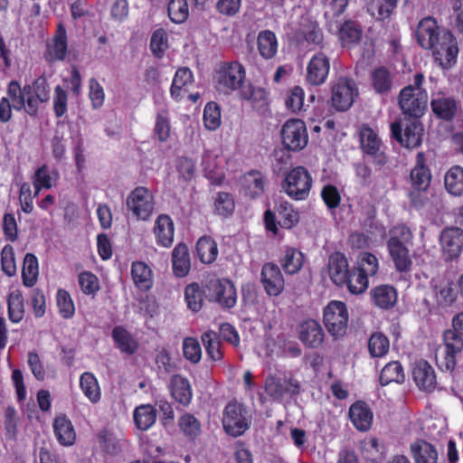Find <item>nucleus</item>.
<instances>
[{
    "mask_svg": "<svg viewBox=\"0 0 463 463\" xmlns=\"http://www.w3.org/2000/svg\"><path fill=\"white\" fill-rule=\"evenodd\" d=\"M432 175L427 165V158L424 152L420 151L415 157V165L410 173L411 187L417 191H426L431 183Z\"/></svg>",
    "mask_w": 463,
    "mask_h": 463,
    "instance_id": "18",
    "label": "nucleus"
},
{
    "mask_svg": "<svg viewBox=\"0 0 463 463\" xmlns=\"http://www.w3.org/2000/svg\"><path fill=\"white\" fill-rule=\"evenodd\" d=\"M111 336L115 346L122 354L132 355L138 350V342L135 339L132 334L122 326H116L112 329Z\"/></svg>",
    "mask_w": 463,
    "mask_h": 463,
    "instance_id": "30",
    "label": "nucleus"
},
{
    "mask_svg": "<svg viewBox=\"0 0 463 463\" xmlns=\"http://www.w3.org/2000/svg\"><path fill=\"white\" fill-rule=\"evenodd\" d=\"M210 289L213 291L215 301L223 308H232L237 303V291L229 279H217L210 281Z\"/></svg>",
    "mask_w": 463,
    "mask_h": 463,
    "instance_id": "17",
    "label": "nucleus"
},
{
    "mask_svg": "<svg viewBox=\"0 0 463 463\" xmlns=\"http://www.w3.org/2000/svg\"><path fill=\"white\" fill-rule=\"evenodd\" d=\"M423 126L420 118H410L404 128L400 121L391 124L392 137L407 148L419 146L422 142Z\"/></svg>",
    "mask_w": 463,
    "mask_h": 463,
    "instance_id": "11",
    "label": "nucleus"
},
{
    "mask_svg": "<svg viewBox=\"0 0 463 463\" xmlns=\"http://www.w3.org/2000/svg\"><path fill=\"white\" fill-rule=\"evenodd\" d=\"M437 304L442 307H451L458 298V293L452 281L440 283L434 287Z\"/></svg>",
    "mask_w": 463,
    "mask_h": 463,
    "instance_id": "52",
    "label": "nucleus"
},
{
    "mask_svg": "<svg viewBox=\"0 0 463 463\" xmlns=\"http://www.w3.org/2000/svg\"><path fill=\"white\" fill-rule=\"evenodd\" d=\"M305 262V256L299 250L294 247H288L279 263L285 273L295 275L302 269Z\"/></svg>",
    "mask_w": 463,
    "mask_h": 463,
    "instance_id": "38",
    "label": "nucleus"
},
{
    "mask_svg": "<svg viewBox=\"0 0 463 463\" xmlns=\"http://www.w3.org/2000/svg\"><path fill=\"white\" fill-rule=\"evenodd\" d=\"M68 51V37L65 26L59 23L52 40V44L49 46V61H64Z\"/></svg>",
    "mask_w": 463,
    "mask_h": 463,
    "instance_id": "31",
    "label": "nucleus"
},
{
    "mask_svg": "<svg viewBox=\"0 0 463 463\" xmlns=\"http://www.w3.org/2000/svg\"><path fill=\"white\" fill-rule=\"evenodd\" d=\"M282 144L286 149L299 151L308 141L305 122L301 119H289L285 122L281 129Z\"/></svg>",
    "mask_w": 463,
    "mask_h": 463,
    "instance_id": "12",
    "label": "nucleus"
},
{
    "mask_svg": "<svg viewBox=\"0 0 463 463\" xmlns=\"http://www.w3.org/2000/svg\"><path fill=\"white\" fill-rule=\"evenodd\" d=\"M131 276L135 286L139 289L146 291L153 287V272L145 262H132Z\"/></svg>",
    "mask_w": 463,
    "mask_h": 463,
    "instance_id": "39",
    "label": "nucleus"
},
{
    "mask_svg": "<svg viewBox=\"0 0 463 463\" xmlns=\"http://www.w3.org/2000/svg\"><path fill=\"white\" fill-rule=\"evenodd\" d=\"M361 454L365 460L378 463L385 455V447L377 438L372 437L363 441Z\"/></svg>",
    "mask_w": 463,
    "mask_h": 463,
    "instance_id": "49",
    "label": "nucleus"
},
{
    "mask_svg": "<svg viewBox=\"0 0 463 463\" xmlns=\"http://www.w3.org/2000/svg\"><path fill=\"white\" fill-rule=\"evenodd\" d=\"M257 48L263 59L269 60L274 58L279 48L275 33L270 30L260 31L257 36Z\"/></svg>",
    "mask_w": 463,
    "mask_h": 463,
    "instance_id": "34",
    "label": "nucleus"
},
{
    "mask_svg": "<svg viewBox=\"0 0 463 463\" xmlns=\"http://www.w3.org/2000/svg\"><path fill=\"white\" fill-rule=\"evenodd\" d=\"M398 0H370L368 3V13L376 21H389L394 14Z\"/></svg>",
    "mask_w": 463,
    "mask_h": 463,
    "instance_id": "37",
    "label": "nucleus"
},
{
    "mask_svg": "<svg viewBox=\"0 0 463 463\" xmlns=\"http://www.w3.org/2000/svg\"><path fill=\"white\" fill-rule=\"evenodd\" d=\"M430 107L435 116L449 121L456 116L458 104L454 98L439 94L430 101Z\"/></svg>",
    "mask_w": 463,
    "mask_h": 463,
    "instance_id": "32",
    "label": "nucleus"
},
{
    "mask_svg": "<svg viewBox=\"0 0 463 463\" xmlns=\"http://www.w3.org/2000/svg\"><path fill=\"white\" fill-rule=\"evenodd\" d=\"M171 396L183 406H188L193 398V391L189 380L181 375L174 374L169 381Z\"/></svg>",
    "mask_w": 463,
    "mask_h": 463,
    "instance_id": "25",
    "label": "nucleus"
},
{
    "mask_svg": "<svg viewBox=\"0 0 463 463\" xmlns=\"http://www.w3.org/2000/svg\"><path fill=\"white\" fill-rule=\"evenodd\" d=\"M358 88L353 79L339 77L331 84V104L337 111H346L358 97Z\"/></svg>",
    "mask_w": 463,
    "mask_h": 463,
    "instance_id": "8",
    "label": "nucleus"
},
{
    "mask_svg": "<svg viewBox=\"0 0 463 463\" xmlns=\"http://www.w3.org/2000/svg\"><path fill=\"white\" fill-rule=\"evenodd\" d=\"M80 388L83 394L92 403H97L101 398V390L94 373L85 372L80 376Z\"/></svg>",
    "mask_w": 463,
    "mask_h": 463,
    "instance_id": "44",
    "label": "nucleus"
},
{
    "mask_svg": "<svg viewBox=\"0 0 463 463\" xmlns=\"http://www.w3.org/2000/svg\"><path fill=\"white\" fill-rule=\"evenodd\" d=\"M425 77L417 72L413 84L403 87L398 95V104L403 115L409 118H420L427 109L428 94L423 88Z\"/></svg>",
    "mask_w": 463,
    "mask_h": 463,
    "instance_id": "3",
    "label": "nucleus"
},
{
    "mask_svg": "<svg viewBox=\"0 0 463 463\" xmlns=\"http://www.w3.org/2000/svg\"><path fill=\"white\" fill-rule=\"evenodd\" d=\"M172 269L175 277H185L191 269L189 249L184 242H179L172 251Z\"/></svg>",
    "mask_w": 463,
    "mask_h": 463,
    "instance_id": "29",
    "label": "nucleus"
},
{
    "mask_svg": "<svg viewBox=\"0 0 463 463\" xmlns=\"http://www.w3.org/2000/svg\"><path fill=\"white\" fill-rule=\"evenodd\" d=\"M371 85L373 91L379 95H387L392 89V78L390 71L380 66L375 68L370 76Z\"/></svg>",
    "mask_w": 463,
    "mask_h": 463,
    "instance_id": "36",
    "label": "nucleus"
},
{
    "mask_svg": "<svg viewBox=\"0 0 463 463\" xmlns=\"http://www.w3.org/2000/svg\"><path fill=\"white\" fill-rule=\"evenodd\" d=\"M56 303L60 316L64 319L71 318L75 314V304L71 294L64 288L56 292Z\"/></svg>",
    "mask_w": 463,
    "mask_h": 463,
    "instance_id": "58",
    "label": "nucleus"
},
{
    "mask_svg": "<svg viewBox=\"0 0 463 463\" xmlns=\"http://www.w3.org/2000/svg\"><path fill=\"white\" fill-rule=\"evenodd\" d=\"M349 314L347 306L339 300H331L323 310V322L334 339L343 337L347 331Z\"/></svg>",
    "mask_w": 463,
    "mask_h": 463,
    "instance_id": "7",
    "label": "nucleus"
},
{
    "mask_svg": "<svg viewBox=\"0 0 463 463\" xmlns=\"http://www.w3.org/2000/svg\"><path fill=\"white\" fill-rule=\"evenodd\" d=\"M359 270L363 271L368 278L374 276L379 269V261L377 257L371 252H363L359 256L356 266Z\"/></svg>",
    "mask_w": 463,
    "mask_h": 463,
    "instance_id": "62",
    "label": "nucleus"
},
{
    "mask_svg": "<svg viewBox=\"0 0 463 463\" xmlns=\"http://www.w3.org/2000/svg\"><path fill=\"white\" fill-rule=\"evenodd\" d=\"M349 419L359 431H367L373 424V414L369 405L364 401L354 402L348 411Z\"/></svg>",
    "mask_w": 463,
    "mask_h": 463,
    "instance_id": "23",
    "label": "nucleus"
},
{
    "mask_svg": "<svg viewBox=\"0 0 463 463\" xmlns=\"http://www.w3.org/2000/svg\"><path fill=\"white\" fill-rule=\"evenodd\" d=\"M53 430L61 445L71 446L75 442L76 433L73 425L65 415L57 416L54 419Z\"/></svg>",
    "mask_w": 463,
    "mask_h": 463,
    "instance_id": "33",
    "label": "nucleus"
},
{
    "mask_svg": "<svg viewBox=\"0 0 463 463\" xmlns=\"http://www.w3.org/2000/svg\"><path fill=\"white\" fill-rule=\"evenodd\" d=\"M439 241L445 260H456L463 250V230L458 227H447L441 232Z\"/></svg>",
    "mask_w": 463,
    "mask_h": 463,
    "instance_id": "14",
    "label": "nucleus"
},
{
    "mask_svg": "<svg viewBox=\"0 0 463 463\" xmlns=\"http://www.w3.org/2000/svg\"><path fill=\"white\" fill-rule=\"evenodd\" d=\"M415 36L422 49L432 52L435 61L442 69L449 70L457 62V39L449 30L441 28L434 17L422 18L417 25Z\"/></svg>",
    "mask_w": 463,
    "mask_h": 463,
    "instance_id": "1",
    "label": "nucleus"
},
{
    "mask_svg": "<svg viewBox=\"0 0 463 463\" xmlns=\"http://www.w3.org/2000/svg\"><path fill=\"white\" fill-rule=\"evenodd\" d=\"M201 340L209 359L214 362H220L223 359L222 345L216 332L213 330L204 332L201 335Z\"/></svg>",
    "mask_w": 463,
    "mask_h": 463,
    "instance_id": "43",
    "label": "nucleus"
},
{
    "mask_svg": "<svg viewBox=\"0 0 463 463\" xmlns=\"http://www.w3.org/2000/svg\"><path fill=\"white\" fill-rule=\"evenodd\" d=\"M360 142L364 153L377 157L381 146V141L376 133L368 125H363L361 127Z\"/></svg>",
    "mask_w": 463,
    "mask_h": 463,
    "instance_id": "48",
    "label": "nucleus"
},
{
    "mask_svg": "<svg viewBox=\"0 0 463 463\" xmlns=\"http://www.w3.org/2000/svg\"><path fill=\"white\" fill-rule=\"evenodd\" d=\"M305 91L300 86H294L288 91L285 105L293 113H298L304 109Z\"/></svg>",
    "mask_w": 463,
    "mask_h": 463,
    "instance_id": "60",
    "label": "nucleus"
},
{
    "mask_svg": "<svg viewBox=\"0 0 463 463\" xmlns=\"http://www.w3.org/2000/svg\"><path fill=\"white\" fill-rule=\"evenodd\" d=\"M241 182L244 194L253 200L264 194L267 185L266 176L256 169L246 172L241 176Z\"/></svg>",
    "mask_w": 463,
    "mask_h": 463,
    "instance_id": "22",
    "label": "nucleus"
},
{
    "mask_svg": "<svg viewBox=\"0 0 463 463\" xmlns=\"http://www.w3.org/2000/svg\"><path fill=\"white\" fill-rule=\"evenodd\" d=\"M299 341L307 348L317 349L325 340V332L321 325L315 319H307L298 327Z\"/></svg>",
    "mask_w": 463,
    "mask_h": 463,
    "instance_id": "16",
    "label": "nucleus"
},
{
    "mask_svg": "<svg viewBox=\"0 0 463 463\" xmlns=\"http://www.w3.org/2000/svg\"><path fill=\"white\" fill-rule=\"evenodd\" d=\"M184 299L189 309L198 312L203 306L204 291L198 283H190L184 288Z\"/></svg>",
    "mask_w": 463,
    "mask_h": 463,
    "instance_id": "54",
    "label": "nucleus"
},
{
    "mask_svg": "<svg viewBox=\"0 0 463 463\" xmlns=\"http://www.w3.org/2000/svg\"><path fill=\"white\" fill-rule=\"evenodd\" d=\"M260 282L269 297H278L284 290V277L279 266L273 262H267L262 266Z\"/></svg>",
    "mask_w": 463,
    "mask_h": 463,
    "instance_id": "15",
    "label": "nucleus"
},
{
    "mask_svg": "<svg viewBox=\"0 0 463 463\" xmlns=\"http://www.w3.org/2000/svg\"><path fill=\"white\" fill-rule=\"evenodd\" d=\"M313 185V178L309 171L301 165L288 171L282 181L281 186L285 194L295 201L308 198Z\"/></svg>",
    "mask_w": 463,
    "mask_h": 463,
    "instance_id": "6",
    "label": "nucleus"
},
{
    "mask_svg": "<svg viewBox=\"0 0 463 463\" xmlns=\"http://www.w3.org/2000/svg\"><path fill=\"white\" fill-rule=\"evenodd\" d=\"M195 251L199 260L203 264L213 263L219 254L217 242L207 235L199 238L195 245Z\"/></svg>",
    "mask_w": 463,
    "mask_h": 463,
    "instance_id": "35",
    "label": "nucleus"
},
{
    "mask_svg": "<svg viewBox=\"0 0 463 463\" xmlns=\"http://www.w3.org/2000/svg\"><path fill=\"white\" fill-rule=\"evenodd\" d=\"M350 293L358 295L364 293L369 286V278L357 268L354 267L347 274L346 283Z\"/></svg>",
    "mask_w": 463,
    "mask_h": 463,
    "instance_id": "51",
    "label": "nucleus"
},
{
    "mask_svg": "<svg viewBox=\"0 0 463 463\" xmlns=\"http://www.w3.org/2000/svg\"><path fill=\"white\" fill-rule=\"evenodd\" d=\"M413 233L404 223L397 224L389 231L386 241L389 256L395 269L401 274H410L412 269V259L410 248L413 245Z\"/></svg>",
    "mask_w": 463,
    "mask_h": 463,
    "instance_id": "2",
    "label": "nucleus"
},
{
    "mask_svg": "<svg viewBox=\"0 0 463 463\" xmlns=\"http://www.w3.org/2000/svg\"><path fill=\"white\" fill-rule=\"evenodd\" d=\"M214 207L219 215L224 217L231 215L235 208L232 195L226 192H219L214 201Z\"/></svg>",
    "mask_w": 463,
    "mask_h": 463,
    "instance_id": "64",
    "label": "nucleus"
},
{
    "mask_svg": "<svg viewBox=\"0 0 463 463\" xmlns=\"http://www.w3.org/2000/svg\"><path fill=\"white\" fill-rule=\"evenodd\" d=\"M390 349L389 338L382 332L371 335L368 340V351L372 357H383Z\"/></svg>",
    "mask_w": 463,
    "mask_h": 463,
    "instance_id": "55",
    "label": "nucleus"
},
{
    "mask_svg": "<svg viewBox=\"0 0 463 463\" xmlns=\"http://www.w3.org/2000/svg\"><path fill=\"white\" fill-rule=\"evenodd\" d=\"M39 275L38 259L33 253H26L22 269L24 286L32 288L35 285Z\"/></svg>",
    "mask_w": 463,
    "mask_h": 463,
    "instance_id": "47",
    "label": "nucleus"
},
{
    "mask_svg": "<svg viewBox=\"0 0 463 463\" xmlns=\"http://www.w3.org/2000/svg\"><path fill=\"white\" fill-rule=\"evenodd\" d=\"M157 411L151 404H141L133 412L136 426L140 430H149L156 420Z\"/></svg>",
    "mask_w": 463,
    "mask_h": 463,
    "instance_id": "40",
    "label": "nucleus"
},
{
    "mask_svg": "<svg viewBox=\"0 0 463 463\" xmlns=\"http://www.w3.org/2000/svg\"><path fill=\"white\" fill-rule=\"evenodd\" d=\"M168 47L167 33L162 28L156 30L151 35L149 43L153 55L159 59L163 58Z\"/></svg>",
    "mask_w": 463,
    "mask_h": 463,
    "instance_id": "59",
    "label": "nucleus"
},
{
    "mask_svg": "<svg viewBox=\"0 0 463 463\" xmlns=\"http://www.w3.org/2000/svg\"><path fill=\"white\" fill-rule=\"evenodd\" d=\"M8 317L12 323H20L24 317V299L18 289L12 291L7 298Z\"/></svg>",
    "mask_w": 463,
    "mask_h": 463,
    "instance_id": "46",
    "label": "nucleus"
},
{
    "mask_svg": "<svg viewBox=\"0 0 463 463\" xmlns=\"http://www.w3.org/2000/svg\"><path fill=\"white\" fill-rule=\"evenodd\" d=\"M412 379L420 390L431 392L437 385L436 374L432 366L425 360L415 363Z\"/></svg>",
    "mask_w": 463,
    "mask_h": 463,
    "instance_id": "21",
    "label": "nucleus"
},
{
    "mask_svg": "<svg viewBox=\"0 0 463 463\" xmlns=\"http://www.w3.org/2000/svg\"><path fill=\"white\" fill-rule=\"evenodd\" d=\"M444 185L449 194L461 196L463 194V167L458 165L451 166L445 174Z\"/></svg>",
    "mask_w": 463,
    "mask_h": 463,
    "instance_id": "42",
    "label": "nucleus"
},
{
    "mask_svg": "<svg viewBox=\"0 0 463 463\" xmlns=\"http://www.w3.org/2000/svg\"><path fill=\"white\" fill-rule=\"evenodd\" d=\"M178 424L184 435L191 439H194L201 432L200 421L191 413L184 414Z\"/></svg>",
    "mask_w": 463,
    "mask_h": 463,
    "instance_id": "63",
    "label": "nucleus"
},
{
    "mask_svg": "<svg viewBox=\"0 0 463 463\" xmlns=\"http://www.w3.org/2000/svg\"><path fill=\"white\" fill-rule=\"evenodd\" d=\"M221 158L213 151L207 150L203 155L202 166L205 176L213 184L220 185L222 184L225 175L221 166Z\"/></svg>",
    "mask_w": 463,
    "mask_h": 463,
    "instance_id": "26",
    "label": "nucleus"
},
{
    "mask_svg": "<svg viewBox=\"0 0 463 463\" xmlns=\"http://www.w3.org/2000/svg\"><path fill=\"white\" fill-rule=\"evenodd\" d=\"M414 463H437L439 452L436 447L423 439H417L410 445Z\"/></svg>",
    "mask_w": 463,
    "mask_h": 463,
    "instance_id": "27",
    "label": "nucleus"
},
{
    "mask_svg": "<svg viewBox=\"0 0 463 463\" xmlns=\"http://www.w3.org/2000/svg\"><path fill=\"white\" fill-rule=\"evenodd\" d=\"M247 410L237 401L228 402L223 411L222 425L225 431L233 437L242 435L250 427Z\"/></svg>",
    "mask_w": 463,
    "mask_h": 463,
    "instance_id": "10",
    "label": "nucleus"
},
{
    "mask_svg": "<svg viewBox=\"0 0 463 463\" xmlns=\"http://www.w3.org/2000/svg\"><path fill=\"white\" fill-rule=\"evenodd\" d=\"M329 71V58L322 52H317L307 65L306 83L313 87L323 85L328 78Z\"/></svg>",
    "mask_w": 463,
    "mask_h": 463,
    "instance_id": "13",
    "label": "nucleus"
},
{
    "mask_svg": "<svg viewBox=\"0 0 463 463\" xmlns=\"http://www.w3.org/2000/svg\"><path fill=\"white\" fill-rule=\"evenodd\" d=\"M404 379L405 374L402 364L399 361H392L382 369L379 381L382 386H386L391 383H402Z\"/></svg>",
    "mask_w": 463,
    "mask_h": 463,
    "instance_id": "50",
    "label": "nucleus"
},
{
    "mask_svg": "<svg viewBox=\"0 0 463 463\" xmlns=\"http://www.w3.org/2000/svg\"><path fill=\"white\" fill-rule=\"evenodd\" d=\"M175 231L173 219L168 214H159L153 227L156 243L163 248H170L174 243Z\"/></svg>",
    "mask_w": 463,
    "mask_h": 463,
    "instance_id": "20",
    "label": "nucleus"
},
{
    "mask_svg": "<svg viewBox=\"0 0 463 463\" xmlns=\"http://www.w3.org/2000/svg\"><path fill=\"white\" fill-rule=\"evenodd\" d=\"M194 81V75L192 71L187 67L179 68L175 74L170 93L172 98L178 99L181 96V91L187 86L191 85Z\"/></svg>",
    "mask_w": 463,
    "mask_h": 463,
    "instance_id": "53",
    "label": "nucleus"
},
{
    "mask_svg": "<svg viewBox=\"0 0 463 463\" xmlns=\"http://www.w3.org/2000/svg\"><path fill=\"white\" fill-rule=\"evenodd\" d=\"M240 98L250 101L254 108H263L268 105L269 94L264 88L255 87L252 84L243 86L240 90Z\"/></svg>",
    "mask_w": 463,
    "mask_h": 463,
    "instance_id": "45",
    "label": "nucleus"
},
{
    "mask_svg": "<svg viewBox=\"0 0 463 463\" xmlns=\"http://www.w3.org/2000/svg\"><path fill=\"white\" fill-rule=\"evenodd\" d=\"M294 39L298 43H307V44L321 45L324 35L317 21L309 17H301L299 26L294 32Z\"/></svg>",
    "mask_w": 463,
    "mask_h": 463,
    "instance_id": "19",
    "label": "nucleus"
},
{
    "mask_svg": "<svg viewBox=\"0 0 463 463\" xmlns=\"http://www.w3.org/2000/svg\"><path fill=\"white\" fill-rule=\"evenodd\" d=\"M245 79V68L237 61L220 62L213 76L214 89L223 95L241 90Z\"/></svg>",
    "mask_w": 463,
    "mask_h": 463,
    "instance_id": "5",
    "label": "nucleus"
},
{
    "mask_svg": "<svg viewBox=\"0 0 463 463\" xmlns=\"http://www.w3.org/2000/svg\"><path fill=\"white\" fill-rule=\"evenodd\" d=\"M168 17L174 24L184 23L189 16L187 0H170L167 6Z\"/></svg>",
    "mask_w": 463,
    "mask_h": 463,
    "instance_id": "57",
    "label": "nucleus"
},
{
    "mask_svg": "<svg viewBox=\"0 0 463 463\" xmlns=\"http://www.w3.org/2000/svg\"><path fill=\"white\" fill-rule=\"evenodd\" d=\"M442 343L444 353L438 362L442 371L453 372L457 358L463 352V311L457 313L451 319V327L443 331Z\"/></svg>",
    "mask_w": 463,
    "mask_h": 463,
    "instance_id": "4",
    "label": "nucleus"
},
{
    "mask_svg": "<svg viewBox=\"0 0 463 463\" xmlns=\"http://www.w3.org/2000/svg\"><path fill=\"white\" fill-rule=\"evenodd\" d=\"M370 295L373 305L383 310L392 308L398 298L395 288L386 284L374 287Z\"/></svg>",
    "mask_w": 463,
    "mask_h": 463,
    "instance_id": "28",
    "label": "nucleus"
},
{
    "mask_svg": "<svg viewBox=\"0 0 463 463\" xmlns=\"http://www.w3.org/2000/svg\"><path fill=\"white\" fill-rule=\"evenodd\" d=\"M126 205L137 219L147 221L155 209V196L148 188L137 186L128 195Z\"/></svg>",
    "mask_w": 463,
    "mask_h": 463,
    "instance_id": "9",
    "label": "nucleus"
},
{
    "mask_svg": "<svg viewBox=\"0 0 463 463\" xmlns=\"http://www.w3.org/2000/svg\"><path fill=\"white\" fill-rule=\"evenodd\" d=\"M221 108L214 102H208L203 110V123L207 129L215 130L221 125Z\"/></svg>",
    "mask_w": 463,
    "mask_h": 463,
    "instance_id": "61",
    "label": "nucleus"
},
{
    "mask_svg": "<svg viewBox=\"0 0 463 463\" xmlns=\"http://www.w3.org/2000/svg\"><path fill=\"white\" fill-rule=\"evenodd\" d=\"M362 29L351 20L345 21L339 28V39L343 45L357 43L362 38Z\"/></svg>",
    "mask_w": 463,
    "mask_h": 463,
    "instance_id": "56",
    "label": "nucleus"
},
{
    "mask_svg": "<svg viewBox=\"0 0 463 463\" xmlns=\"http://www.w3.org/2000/svg\"><path fill=\"white\" fill-rule=\"evenodd\" d=\"M327 268L331 280L339 287L345 286L350 271L345 256L341 252L332 253L328 259Z\"/></svg>",
    "mask_w": 463,
    "mask_h": 463,
    "instance_id": "24",
    "label": "nucleus"
},
{
    "mask_svg": "<svg viewBox=\"0 0 463 463\" xmlns=\"http://www.w3.org/2000/svg\"><path fill=\"white\" fill-rule=\"evenodd\" d=\"M275 209L279 217L278 223L281 228L291 229L298 224L299 214L291 203L282 200L276 203Z\"/></svg>",
    "mask_w": 463,
    "mask_h": 463,
    "instance_id": "41",
    "label": "nucleus"
}]
</instances>
